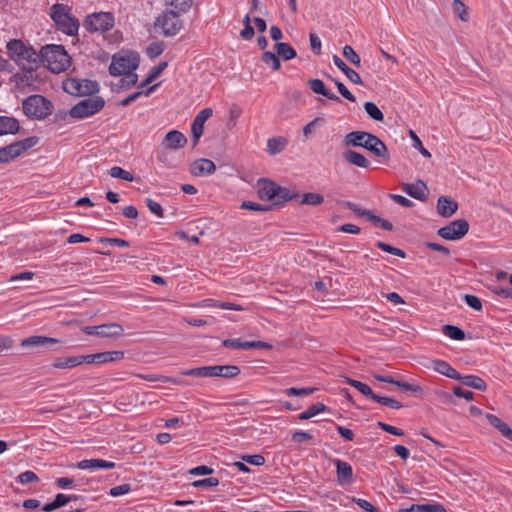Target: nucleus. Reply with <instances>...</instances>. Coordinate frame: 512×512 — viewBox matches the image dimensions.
I'll return each instance as SVG.
<instances>
[{
  "instance_id": "f257e3e1",
  "label": "nucleus",
  "mask_w": 512,
  "mask_h": 512,
  "mask_svg": "<svg viewBox=\"0 0 512 512\" xmlns=\"http://www.w3.org/2000/svg\"><path fill=\"white\" fill-rule=\"evenodd\" d=\"M343 143L347 147H362L376 157L388 160L389 151L385 143L377 136L366 131H352L345 135Z\"/></svg>"
},
{
  "instance_id": "f03ea898",
  "label": "nucleus",
  "mask_w": 512,
  "mask_h": 512,
  "mask_svg": "<svg viewBox=\"0 0 512 512\" xmlns=\"http://www.w3.org/2000/svg\"><path fill=\"white\" fill-rule=\"evenodd\" d=\"M10 57L26 72L31 73L37 68L40 56L21 40L13 39L7 43Z\"/></svg>"
},
{
  "instance_id": "7ed1b4c3",
  "label": "nucleus",
  "mask_w": 512,
  "mask_h": 512,
  "mask_svg": "<svg viewBox=\"0 0 512 512\" xmlns=\"http://www.w3.org/2000/svg\"><path fill=\"white\" fill-rule=\"evenodd\" d=\"M40 57L43 64L53 73H61L71 64L70 56L61 45L51 44L42 47Z\"/></svg>"
},
{
  "instance_id": "20e7f679",
  "label": "nucleus",
  "mask_w": 512,
  "mask_h": 512,
  "mask_svg": "<svg viewBox=\"0 0 512 512\" xmlns=\"http://www.w3.org/2000/svg\"><path fill=\"white\" fill-rule=\"evenodd\" d=\"M239 374L240 369L236 365L203 366L182 371V375L197 377L233 378Z\"/></svg>"
},
{
  "instance_id": "39448f33",
  "label": "nucleus",
  "mask_w": 512,
  "mask_h": 512,
  "mask_svg": "<svg viewBox=\"0 0 512 512\" xmlns=\"http://www.w3.org/2000/svg\"><path fill=\"white\" fill-rule=\"evenodd\" d=\"M139 66V56L135 52L121 51L116 53L109 67V72L113 76H121L134 72Z\"/></svg>"
},
{
  "instance_id": "423d86ee",
  "label": "nucleus",
  "mask_w": 512,
  "mask_h": 512,
  "mask_svg": "<svg viewBox=\"0 0 512 512\" xmlns=\"http://www.w3.org/2000/svg\"><path fill=\"white\" fill-rule=\"evenodd\" d=\"M180 17L181 15L169 10L163 11L155 19V30L165 37L177 35L183 27V22Z\"/></svg>"
},
{
  "instance_id": "0eeeda50",
  "label": "nucleus",
  "mask_w": 512,
  "mask_h": 512,
  "mask_svg": "<svg viewBox=\"0 0 512 512\" xmlns=\"http://www.w3.org/2000/svg\"><path fill=\"white\" fill-rule=\"evenodd\" d=\"M51 18L58 29L67 35H75L79 29V22L66 11L64 5L55 4L51 8Z\"/></svg>"
},
{
  "instance_id": "6e6552de",
  "label": "nucleus",
  "mask_w": 512,
  "mask_h": 512,
  "mask_svg": "<svg viewBox=\"0 0 512 512\" xmlns=\"http://www.w3.org/2000/svg\"><path fill=\"white\" fill-rule=\"evenodd\" d=\"M52 104L41 95L29 96L23 102L24 113L36 119H44L51 114Z\"/></svg>"
},
{
  "instance_id": "1a4fd4ad",
  "label": "nucleus",
  "mask_w": 512,
  "mask_h": 512,
  "mask_svg": "<svg viewBox=\"0 0 512 512\" xmlns=\"http://www.w3.org/2000/svg\"><path fill=\"white\" fill-rule=\"evenodd\" d=\"M104 104V100L99 96L87 98L73 106L69 114L72 118H86L99 112Z\"/></svg>"
},
{
  "instance_id": "9d476101",
  "label": "nucleus",
  "mask_w": 512,
  "mask_h": 512,
  "mask_svg": "<svg viewBox=\"0 0 512 512\" xmlns=\"http://www.w3.org/2000/svg\"><path fill=\"white\" fill-rule=\"evenodd\" d=\"M98 84L87 79L70 78L63 81V89L73 96H86L98 91Z\"/></svg>"
},
{
  "instance_id": "9b49d317",
  "label": "nucleus",
  "mask_w": 512,
  "mask_h": 512,
  "mask_svg": "<svg viewBox=\"0 0 512 512\" xmlns=\"http://www.w3.org/2000/svg\"><path fill=\"white\" fill-rule=\"evenodd\" d=\"M84 26L90 32L104 33L114 26V17L109 12L93 13L86 17Z\"/></svg>"
},
{
  "instance_id": "f8f14e48",
  "label": "nucleus",
  "mask_w": 512,
  "mask_h": 512,
  "mask_svg": "<svg viewBox=\"0 0 512 512\" xmlns=\"http://www.w3.org/2000/svg\"><path fill=\"white\" fill-rule=\"evenodd\" d=\"M469 224L466 220L457 219L438 230V235L446 240H459L467 234Z\"/></svg>"
},
{
  "instance_id": "ddd939ff",
  "label": "nucleus",
  "mask_w": 512,
  "mask_h": 512,
  "mask_svg": "<svg viewBox=\"0 0 512 512\" xmlns=\"http://www.w3.org/2000/svg\"><path fill=\"white\" fill-rule=\"evenodd\" d=\"M32 138L14 142L8 146L0 148V163H5L23 154L34 145Z\"/></svg>"
},
{
  "instance_id": "4468645a",
  "label": "nucleus",
  "mask_w": 512,
  "mask_h": 512,
  "mask_svg": "<svg viewBox=\"0 0 512 512\" xmlns=\"http://www.w3.org/2000/svg\"><path fill=\"white\" fill-rule=\"evenodd\" d=\"M212 114L213 110L211 108H204L195 116L191 126L194 144H197L200 137L203 135L205 122Z\"/></svg>"
},
{
  "instance_id": "2eb2a0df",
  "label": "nucleus",
  "mask_w": 512,
  "mask_h": 512,
  "mask_svg": "<svg viewBox=\"0 0 512 512\" xmlns=\"http://www.w3.org/2000/svg\"><path fill=\"white\" fill-rule=\"evenodd\" d=\"M123 357H124V352H122V351H106V352H100V353H96V354L84 355L83 360L87 364H92V363L104 364V363H108V362L119 361V360L123 359Z\"/></svg>"
},
{
  "instance_id": "dca6fc26",
  "label": "nucleus",
  "mask_w": 512,
  "mask_h": 512,
  "mask_svg": "<svg viewBox=\"0 0 512 512\" xmlns=\"http://www.w3.org/2000/svg\"><path fill=\"white\" fill-rule=\"evenodd\" d=\"M223 346L231 349H253V348H270L271 346L263 341H242L240 338L226 339Z\"/></svg>"
},
{
  "instance_id": "f3484780",
  "label": "nucleus",
  "mask_w": 512,
  "mask_h": 512,
  "mask_svg": "<svg viewBox=\"0 0 512 512\" xmlns=\"http://www.w3.org/2000/svg\"><path fill=\"white\" fill-rule=\"evenodd\" d=\"M116 463L103 460V459H84L76 464V467L81 470H108L115 468Z\"/></svg>"
},
{
  "instance_id": "a211bd4d",
  "label": "nucleus",
  "mask_w": 512,
  "mask_h": 512,
  "mask_svg": "<svg viewBox=\"0 0 512 512\" xmlns=\"http://www.w3.org/2000/svg\"><path fill=\"white\" fill-rule=\"evenodd\" d=\"M333 463L336 466L338 483L342 486L351 483L353 478L352 466L340 459H334Z\"/></svg>"
},
{
  "instance_id": "6ab92c4d",
  "label": "nucleus",
  "mask_w": 512,
  "mask_h": 512,
  "mask_svg": "<svg viewBox=\"0 0 512 512\" xmlns=\"http://www.w3.org/2000/svg\"><path fill=\"white\" fill-rule=\"evenodd\" d=\"M216 171L213 161L205 158L198 159L191 164L190 172L194 176H208Z\"/></svg>"
},
{
  "instance_id": "aec40b11",
  "label": "nucleus",
  "mask_w": 512,
  "mask_h": 512,
  "mask_svg": "<svg viewBox=\"0 0 512 512\" xmlns=\"http://www.w3.org/2000/svg\"><path fill=\"white\" fill-rule=\"evenodd\" d=\"M279 191V185L276 183L262 179L258 182V195L262 200H275L277 192Z\"/></svg>"
},
{
  "instance_id": "412c9836",
  "label": "nucleus",
  "mask_w": 512,
  "mask_h": 512,
  "mask_svg": "<svg viewBox=\"0 0 512 512\" xmlns=\"http://www.w3.org/2000/svg\"><path fill=\"white\" fill-rule=\"evenodd\" d=\"M402 190L409 196L418 200H424L427 197V186L421 180L414 183H404Z\"/></svg>"
},
{
  "instance_id": "4be33fe9",
  "label": "nucleus",
  "mask_w": 512,
  "mask_h": 512,
  "mask_svg": "<svg viewBox=\"0 0 512 512\" xmlns=\"http://www.w3.org/2000/svg\"><path fill=\"white\" fill-rule=\"evenodd\" d=\"M186 143V136L178 130L169 131L164 138V144L168 149L176 150L184 147Z\"/></svg>"
},
{
  "instance_id": "5701e85b",
  "label": "nucleus",
  "mask_w": 512,
  "mask_h": 512,
  "mask_svg": "<svg viewBox=\"0 0 512 512\" xmlns=\"http://www.w3.org/2000/svg\"><path fill=\"white\" fill-rule=\"evenodd\" d=\"M84 355L71 357H58L52 362V367L56 369H71L85 363Z\"/></svg>"
},
{
  "instance_id": "b1692460",
  "label": "nucleus",
  "mask_w": 512,
  "mask_h": 512,
  "mask_svg": "<svg viewBox=\"0 0 512 512\" xmlns=\"http://www.w3.org/2000/svg\"><path fill=\"white\" fill-rule=\"evenodd\" d=\"M434 371L454 380L460 379L461 374L455 370L448 362L444 360H434L432 362Z\"/></svg>"
},
{
  "instance_id": "393cba45",
  "label": "nucleus",
  "mask_w": 512,
  "mask_h": 512,
  "mask_svg": "<svg viewBox=\"0 0 512 512\" xmlns=\"http://www.w3.org/2000/svg\"><path fill=\"white\" fill-rule=\"evenodd\" d=\"M333 63L339 70H341L345 74V76L352 83L357 84V85L362 84V79H361L360 75L355 70L348 67L345 64V62L338 55L333 56Z\"/></svg>"
},
{
  "instance_id": "a878e982",
  "label": "nucleus",
  "mask_w": 512,
  "mask_h": 512,
  "mask_svg": "<svg viewBox=\"0 0 512 512\" xmlns=\"http://www.w3.org/2000/svg\"><path fill=\"white\" fill-rule=\"evenodd\" d=\"M458 208L457 202L448 197H440L437 202V211L443 217L452 216Z\"/></svg>"
},
{
  "instance_id": "bb28decb",
  "label": "nucleus",
  "mask_w": 512,
  "mask_h": 512,
  "mask_svg": "<svg viewBox=\"0 0 512 512\" xmlns=\"http://www.w3.org/2000/svg\"><path fill=\"white\" fill-rule=\"evenodd\" d=\"M164 4L167 10L182 15L191 9L193 0H164Z\"/></svg>"
},
{
  "instance_id": "cd10ccee",
  "label": "nucleus",
  "mask_w": 512,
  "mask_h": 512,
  "mask_svg": "<svg viewBox=\"0 0 512 512\" xmlns=\"http://www.w3.org/2000/svg\"><path fill=\"white\" fill-rule=\"evenodd\" d=\"M343 157L349 164L359 168H368L370 165L369 160L364 155L355 150L345 151Z\"/></svg>"
},
{
  "instance_id": "c85d7f7f",
  "label": "nucleus",
  "mask_w": 512,
  "mask_h": 512,
  "mask_svg": "<svg viewBox=\"0 0 512 512\" xmlns=\"http://www.w3.org/2000/svg\"><path fill=\"white\" fill-rule=\"evenodd\" d=\"M124 333V329L120 324L108 323L99 325V336L105 338L120 337Z\"/></svg>"
},
{
  "instance_id": "c756f323",
  "label": "nucleus",
  "mask_w": 512,
  "mask_h": 512,
  "mask_svg": "<svg viewBox=\"0 0 512 512\" xmlns=\"http://www.w3.org/2000/svg\"><path fill=\"white\" fill-rule=\"evenodd\" d=\"M308 86L315 94L323 95L330 100L339 101V97L327 90L324 82L320 79H310L308 81Z\"/></svg>"
},
{
  "instance_id": "7c9ffc66",
  "label": "nucleus",
  "mask_w": 512,
  "mask_h": 512,
  "mask_svg": "<svg viewBox=\"0 0 512 512\" xmlns=\"http://www.w3.org/2000/svg\"><path fill=\"white\" fill-rule=\"evenodd\" d=\"M399 512H447L441 504H413L408 508H402Z\"/></svg>"
},
{
  "instance_id": "2f4dec72",
  "label": "nucleus",
  "mask_w": 512,
  "mask_h": 512,
  "mask_svg": "<svg viewBox=\"0 0 512 512\" xmlns=\"http://www.w3.org/2000/svg\"><path fill=\"white\" fill-rule=\"evenodd\" d=\"M19 130V122L13 117H0V135L15 134Z\"/></svg>"
},
{
  "instance_id": "473e14b6",
  "label": "nucleus",
  "mask_w": 512,
  "mask_h": 512,
  "mask_svg": "<svg viewBox=\"0 0 512 512\" xmlns=\"http://www.w3.org/2000/svg\"><path fill=\"white\" fill-rule=\"evenodd\" d=\"M486 419L491 425L500 431V433L507 439H512V428H510L505 422L493 414H486Z\"/></svg>"
},
{
  "instance_id": "72a5a7b5",
  "label": "nucleus",
  "mask_w": 512,
  "mask_h": 512,
  "mask_svg": "<svg viewBox=\"0 0 512 512\" xmlns=\"http://www.w3.org/2000/svg\"><path fill=\"white\" fill-rule=\"evenodd\" d=\"M457 380L461 381L464 385H466L468 387H471V388H474V389H477L480 391H485L487 388L485 381L476 375H466V376L461 375V378L457 379Z\"/></svg>"
},
{
  "instance_id": "f704fd0d",
  "label": "nucleus",
  "mask_w": 512,
  "mask_h": 512,
  "mask_svg": "<svg viewBox=\"0 0 512 512\" xmlns=\"http://www.w3.org/2000/svg\"><path fill=\"white\" fill-rule=\"evenodd\" d=\"M275 50L278 56L288 61L296 57V50L288 43L278 42L275 45Z\"/></svg>"
},
{
  "instance_id": "c9c22d12",
  "label": "nucleus",
  "mask_w": 512,
  "mask_h": 512,
  "mask_svg": "<svg viewBox=\"0 0 512 512\" xmlns=\"http://www.w3.org/2000/svg\"><path fill=\"white\" fill-rule=\"evenodd\" d=\"M57 342H58L57 339L51 338V337L31 336L29 338L22 340L21 345L23 347H27V346H38V345L57 343Z\"/></svg>"
},
{
  "instance_id": "e433bc0d",
  "label": "nucleus",
  "mask_w": 512,
  "mask_h": 512,
  "mask_svg": "<svg viewBox=\"0 0 512 512\" xmlns=\"http://www.w3.org/2000/svg\"><path fill=\"white\" fill-rule=\"evenodd\" d=\"M286 143V140L282 137L270 138L267 141V151L271 155H276L284 149Z\"/></svg>"
},
{
  "instance_id": "4c0bfd02",
  "label": "nucleus",
  "mask_w": 512,
  "mask_h": 512,
  "mask_svg": "<svg viewBox=\"0 0 512 512\" xmlns=\"http://www.w3.org/2000/svg\"><path fill=\"white\" fill-rule=\"evenodd\" d=\"M326 410V406L321 403L317 402L313 404L311 407H309L307 410L303 411L298 415L299 420H308Z\"/></svg>"
},
{
  "instance_id": "58836bf2",
  "label": "nucleus",
  "mask_w": 512,
  "mask_h": 512,
  "mask_svg": "<svg viewBox=\"0 0 512 512\" xmlns=\"http://www.w3.org/2000/svg\"><path fill=\"white\" fill-rule=\"evenodd\" d=\"M443 334L450 339L461 341L465 339V332L457 326L445 325L443 327Z\"/></svg>"
},
{
  "instance_id": "ea45409f",
  "label": "nucleus",
  "mask_w": 512,
  "mask_h": 512,
  "mask_svg": "<svg viewBox=\"0 0 512 512\" xmlns=\"http://www.w3.org/2000/svg\"><path fill=\"white\" fill-rule=\"evenodd\" d=\"M364 109L367 115L375 121H383L384 114L374 102H366Z\"/></svg>"
},
{
  "instance_id": "a19ab883",
  "label": "nucleus",
  "mask_w": 512,
  "mask_h": 512,
  "mask_svg": "<svg viewBox=\"0 0 512 512\" xmlns=\"http://www.w3.org/2000/svg\"><path fill=\"white\" fill-rule=\"evenodd\" d=\"M347 383L349 385H351L352 387L356 388L363 395H365L373 400V395H375V393L372 391V389L367 384H365L361 381H358V380L350 379V378L347 379Z\"/></svg>"
},
{
  "instance_id": "79ce46f5",
  "label": "nucleus",
  "mask_w": 512,
  "mask_h": 512,
  "mask_svg": "<svg viewBox=\"0 0 512 512\" xmlns=\"http://www.w3.org/2000/svg\"><path fill=\"white\" fill-rule=\"evenodd\" d=\"M323 201H324V197L321 194L309 192V193L303 194L300 203L306 204V205L317 206V205L322 204Z\"/></svg>"
},
{
  "instance_id": "37998d69",
  "label": "nucleus",
  "mask_w": 512,
  "mask_h": 512,
  "mask_svg": "<svg viewBox=\"0 0 512 512\" xmlns=\"http://www.w3.org/2000/svg\"><path fill=\"white\" fill-rule=\"evenodd\" d=\"M262 59H263V62L271 67L273 70H278L280 68V60L278 58V55L277 53H273V52H270V51H266L263 53L262 55Z\"/></svg>"
},
{
  "instance_id": "c03bdc74",
  "label": "nucleus",
  "mask_w": 512,
  "mask_h": 512,
  "mask_svg": "<svg viewBox=\"0 0 512 512\" xmlns=\"http://www.w3.org/2000/svg\"><path fill=\"white\" fill-rule=\"evenodd\" d=\"M109 174L113 178H118L129 182H132L134 180V177L130 172L124 170L119 166H113L110 169Z\"/></svg>"
},
{
  "instance_id": "a18cd8bd",
  "label": "nucleus",
  "mask_w": 512,
  "mask_h": 512,
  "mask_svg": "<svg viewBox=\"0 0 512 512\" xmlns=\"http://www.w3.org/2000/svg\"><path fill=\"white\" fill-rule=\"evenodd\" d=\"M344 57L356 67H360L361 59L360 56L356 53V51L349 45L344 46L343 48Z\"/></svg>"
},
{
  "instance_id": "49530a36",
  "label": "nucleus",
  "mask_w": 512,
  "mask_h": 512,
  "mask_svg": "<svg viewBox=\"0 0 512 512\" xmlns=\"http://www.w3.org/2000/svg\"><path fill=\"white\" fill-rule=\"evenodd\" d=\"M373 400L392 409H400L402 407V404L399 401L391 397L379 396L375 394L373 395Z\"/></svg>"
},
{
  "instance_id": "de8ad7c7",
  "label": "nucleus",
  "mask_w": 512,
  "mask_h": 512,
  "mask_svg": "<svg viewBox=\"0 0 512 512\" xmlns=\"http://www.w3.org/2000/svg\"><path fill=\"white\" fill-rule=\"evenodd\" d=\"M167 67V62H162L158 66L154 67L144 82L141 83L140 87H144L150 82H152L154 79H156Z\"/></svg>"
},
{
  "instance_id": "09e8293b",
  "label": "nucleus",
  "mask_w": 512,
  "mask_h": 512,
  "mask_svg": "<svg viewBox=\"0 0 512 512\" xmlns=\"http://www.w3.org/2000/svg\"><path fill=\"white\" fill-rule=\"evenodd\" d=\"M145 203H146L147 208L149 209V211L152 214L156 215L158 218L164 217V210L160 203H158L157 201H155L151 198H147L145 200Z\"/></svg>"
},
{
  "instance_id": "8fccbe9b",
  "label": "nucleus",
  "mask_w": 512,
  "mask_h": 512,
  "mask_svg": "<svg viewBox=\"0 0 512 512\" xmlns=\"http://www.w3.org/2000/svg\"><path fill=\"white\" fill-rule=\"evenodd\" d=\"M397 386L405 391H409L417 396L423 395V389L420 385L414 383H408L404 381H398Z\"/></svg>"
},
{
  "instance_id": "3c124183",
  "label": "nucleus",
  "mask_w": 512,
  "mask_h": 512,
  "mask_svg": "<svg viewBox=\"0 0 512 512\" xmlns=\"http://www.w3.org/2000/svg\"><path fill=\"white\" fill-rule=\"evenodd\" d=\"M163 51H164V44H163V42H160V41L152 42L147 47V55L150 58L158 57L159 55H161L163 53Z\"/></svg>"
},
{
  "instance_id": "603ef678",
  "label": "nucleus",
  "mask_w": 512,
  "mask_h": 512,
  "mask_svg": "<svg viewBox=\"0 0 512 512\" xmlns=\"http://www.w3.org/2000/svg\"><path fill=\"white\" fill-rule=\"evenodd\" d=\"M409 135L414 142L413 147L416 148L424 157L430 158V152L422 145V142L416 133L413 130H410Z\"/></svg>"
},
{
  "instance_id": "864d4df0",
  "label": "nucleus",
  "mask_w": 512,
  "mask_h": 512,
  "mask_svg": "<svg viewBox=\"0 0 512 512\" xmlns=\"http://www.w3.org/2000/svg\"><path fill=\"white\" fill-rule=\"evenodd\" d=\"M377 247L380 248L381 250L387 252V253H390L392 255H395V256H398V257H401V258H404L405 257V252L399 248H396V247H393L387 243H384V242H381V241H378L377 242Z\"/></svg>"
},
{
  "instance_id": "5fc2aeb1",
  "label": "nucleus",
  "mask_w": 512,
  "mask_h": 512,
  "mask_svg": "<svg viewBox=\"0 0 512 512\" xmlns=\"http://www.w3.org/2000/svg\"><path fill=\"white\" fill-rule=\"evenodd\" d=\"M123 78L120 80L121 88H130L137 83L138 76L134 72H130L127 74H122Z\"/></svg>"
},
{
  "instance_id": "6e6d98bb",
  "label": "nucleus",
  "mask_w": 512,
  "mask_h": 512,
  "mask_svg": "<svg viewBox=\"0 0 512 512\" xmlns=\"http://www.w3.org/2000/svg\"><path fill=\"white\" fill-rule=\"evenodd\" d=\"M296 196H297L296 192H294L292 190H289L287 188L279 186V191L277 192V197H276L275 200L277 202L289 201V200L294 199Z\"/></svg>"
},
{
  "instance_id": "4d7b16f0",
  "label": "nucleus",
  "mask_w": 512,
  "mask_h": 512,
  "mask_svg": "<svg viewBox=\"0 0 512 512\" xmlns=\"http://www.w3.org/2000/svg\"><path fill=\"white\" fill-rule=\"evenodd\" d=\"M38 480H39L38 476L33 471H30V470H27V471L21 473L17 477V481L23 485H26V484H29L32 482H37Z\"/></svg>"
},
{
  "instance_id": "13d9d810",
  "label": "nucleus",
  "mask_w": 512,
  "mask_h": 512,
  "mask_svg": "<svg viewBox=\"0 0 512 512\" xmlns=\"http://www.w3.org/2000/svg\"><path fill=\"white\" fill-rule=\"evenodd\" d=\"M315 391V388H296L291 387L285 390L288 396H308Z\"/></svg>"
},
{
  "instance_id": "bf43d9fd",
  "label": "nucleus",
  "mask_w": 512,
  "mask_h": 512,
  "mask_svg": "<svg viewBox=\"0 0 512 512\" xmlns=\"http://www.w3.org/2000/svg\"><path fill=\"white\" fill-rule=\"evenodd\" d=\"M130 491H131L130 484L125 483V484H121V485L112 487L109 490V495L112 497H118V496L126 495Z\"/></svg>"
},
{
  "instance_id": "052dcab7",
  "label": "nucleus",
  "mask_w": 512,
  "mask_h": 512,
  "mask_svg": "<svg viewBox=\"0 0 512 512\" xmlns=\"http://www.w3.org/2000/svg\"><path fill=\"white\" fill-rule=\"evenodd\" d=\"M342 205L353 211L357 216L365 217L368 214V210L362 208L360 205L351 201H342Z\"/></svg>"
},
{
  "instance_id": "680f3d73",
  "label": "nucleus",
  "mask_w": 512,
  "mask_h": 512,
  "mask_svg": "<svg viewBox=\"0 0 512 512\" xmlns=\"http://www.w3.org/2000/svg\"><path fill=\"white\" fill-rule=\"evenodd\" d=\"M464 299H465V303L472 309H474L476 311L482 310V302L477 296L466 294Z\"/></svg>"
},
{
  "instance_id": "e2e57ef3",
  "label": "nucleus",
  "mask_w": 512,
  "mask_h": 512,
  "mask_svg": "<svg viewBox=\"0 0 512 512\" xmlns=\"http://www.w3.org/2000/svg\"><path fill=\"white\" fill-rule=\"evenodd\" d=\"M453 8L455 13L458 14L459 18L462 21H466L468 19V14L466 13L465 5L461 0H453Z\"/></svg>"
},
{
  "instance_id": "0e129e2a",
  "label": "nucleus",
  "mask_w": 512,
  "mask_h": 512,
  "mask_svg": "<svg viewBox=\"0 0 512 512\" xmlns=\"http://www.w3.org/2000/svg\"><path fill=\"white\" fill-rule=\"evenodd\" d=\"M242 460L245 461L246 463H249V464L255 465V466H261L265 463L264 456H262L260 454L244 455V456H242Z\"/></svg>"
},
{
  "instance_id": "69168bd1",
  "label": "nucleus",
  "mask_w": 512,
  "mask_h": 512,
  "mask_svg": "<svg viewBox=\"0 0 512 512\" xmlns=\"http://www.w3.org/2000/svg\"><path fill=\"white\" fill-rule=\"evenodd\" d=\"M77 499V496L74 495H66L63 493H58L54 499L58 508H61L68 504L70 501Z\"/></svg>"
},
{
  "instance_id": "338daca9",
  "label": "nucleus",
  "mask_w": 512,
  "mask_h": 512,
  "mask_svg": "<svg viewBox=\"0 0 512 512\" xmlns=\"http://www.w3.org/2000/svg\"><path fill=\"white\" fill-rule=\"evenodd\" d=\"M323 121L324 120L322 118L316 117L315 119L307 123L303 128L304 136L308 138L315 131L317 124L323 123Z\"/></svg>"
},
{
  "instance_id": "774afa93",
  "label": "nucleus",
  "mask_w": 512,
  "mask_h": 512,
  "mask_svg": "<svg viewBox=\"0 0 512 512\" xmlns=\"http://www.w3.org/2000/svg\"><path fill=\"white\" fill-rule=\"evenodd\" d=\"M219 484V480L215 477H209L202 480H197L193 482L194 487H215Z\"/></svg>"
}]
</instances>
